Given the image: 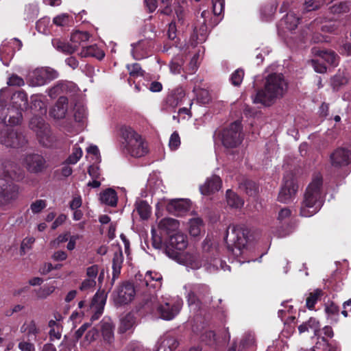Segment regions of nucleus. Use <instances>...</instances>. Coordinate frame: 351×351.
<instances>
[{
  "label": "nucleus",
  "mask_w": 351,
  "mask_h": 351,
  "mask_svg": "<svg viewBox=\"0 0 351 351\" xmlns=\"http://www.w3.org/2000/svg\"><path fill=\"white\" fill-rule=\"evenodd\" d=\"M113 326L111 323L102 320L100 322V330L104 340L111 343L114 340Z\"/></svg>",
  "instance_id": "obj_33"
},
{
  "label": "nucleus",
  "mask_w": 351,
  "mask_h": 351,
  "mask_svg": "<svg viewBox=\"0 0 351 351\" xmlns=\"http://www.w3.org/2000/svg\"><path fill=\"white\" fill-rule=\"evenodd\" d=\"M322 1L326 3V0H305L304 6L307 11H311L317 9L322 4Z\"/></svg>",
  "instance_id": "obj_56"
},
{
  "label": "nucleus",
  "mask_w": 351,
  "mask_h": 351,
  "mask_svg": "<svg viewBox=\"0 0 351 351\" xmlns=\"http://www.w3.org/2000/svg\"><path fill=\"white\" fill-rule=\"evenodd\" d=\"M221 184V178L214 175L206 180L204 184L199 186V190L202 195H208L219 191Z\"/></svg>",
  "instance_id": "obj_19"
},
{
  "label": "nucleus",
  "mask_w": 351,
  "mask_h": 351,
  "mask_svg": "<svg viewBox=\"0 0 351 351\" xmlns=\"http://www.w3.org/2000/svg\"><path fill=\"white\" fill-rule=\"evenodd\" d=\"M90 35L86 32L75 31L71 36L72 45H76L77 47L83 43L88 40Z\"/></svg>",
  "instance_id": "obj_41"
},
{
  "label": "nucleus",
  "mask_w": 351,
  "mask_h": 351,
  "mask_svg": "<svg viewBox=\"0 0 351 351\" xmlns=\"http://www.w3.org/2000/svg\"><path fill=\"white\" fill-rule=\"evenodd\" d=\"M330 10L333 13H342L346 12L348 10V7L346 3L339 2L335 3L330 8Z\"/></svg>",
  "instance_id": "obj_62"
},
{
  "label": "nucleus",
  "mask_w": 351,
  "mask_h": 351,
  "mask_svg": "<svg viewBox=\"0 0 351 351\" xmlns=\"http://www.w3.org/2000/svg\"><path fill=\"white\" fill-rule=\"evenodd\" d=\"M8 165L0 161V206L8 205L15 200L19 195V187L13 180L19 181L22 176L12 175L8 170Z\"/></svg>",
  "instance_id": "obj_4"
},
{
  "label": "nucleus",
  "mask_w": 351,
  "mask_h": 351,
  "mask_svg": "<svg viewBox=\"0 0 351 351\" xmlns=\"http://www.w3.org/2000/svg\"><path fill=\"white\" fill-rule=\"evenodd\" d=\"M244 72L242 69L236 70L231 75L230 80L234 86H239L243 78Z\"/></svg>",
  "instance_id": "obj_57"
},
{
  "label": "nucleus",
  "mask_w": 351,
  "mask_h": 351,
  "mask_svg": "<svg viewBox=\"0 0 351 351\" xmlns=\"http://www.w3.org/2000/svg\"><path fill=\"white\" fill-rule=\"evenodd\" d=\"M324 295V291L321 289H316L313 292L309 293L306 300V306L310 310H313L317 301L319 300Z\"/></svg>",
  "instance_id": "obj_38"
},
{
  "label": "nucleus",
  "mask_w": 351,
  "mask_h": 351,
  "mask_svg": "<svg viewBox=\"0 0 351 351\" xmlns=\"http://www.w3.org/2000/svg\"><path fill=\"white\" fill-rule=\"evenodd\" d=\"M314 53L333 66H337L339 64V58L338 55L332 51H314Z\"/></svg>",
  "instance_id": "obj_32"
},
{
  "label": "nucleus",
  "mask_w": 351,
  "mask_h": 351,
  "mask_svg": "<svg viewBox=\"0 0 351 351\" xmlns=\"http://www.w3.org/2000/svg\"><path fill=\"white\" fill-rule=\"evenodd\" d=\"M298 190V186L291 178H285L280 188L278 200L283 204L293 201Z\"/></svg>",
  "instance_id": "obj_14"
},
{
  "label": "nucleus",
  "mask_w": 351,
  "mask_h": 351,
  "mask_svg": "<svg viewBox=\"0 0 351 351\" xmlns=\"http://www.w3.org/2000/svg\"><path fill=\"white\" fill-rule=\"evenodd\" d=\"M276 10V6L273 5L265 6L261 11V14L264 18V20L269 21L271 19L272 16L274 14Z\"/></svg>",
  "instance_id": "obj_55"
},
{
  "label": "nucleus",
  "mask_w": 351,
  "mask_h": 351,
  "mask_svg": "<svg viewBox=\"0 0 351 351\" xmlns=\"http://www.w3.org/2000/svg\"><path fill=\"white\" fill-rule=\"evenodd\" d=\"M162 186V180L154 176H150L147 181V187L155 193Z\"/></svg>",
  "instance_id": "obj_49"
},
{
  "label": "nucleus",
  "mask_w": 351,
  "mask_h": 351,
  "mask_svg": "<svg viewBox=\"0 0 351 351\" xmlns=\"http://www.w3.org/2000/svg\"><path fill=\"white\" fill-rule=\"evenodd\" d=\"M132 55L136 60H141L147 56L146 43L145 41H140L132 45Z\"/></svg>",
  "instance_id": "obj_35"
},
{
  "label": "nucleus",
  "mask_w": 351,
  "mask_h": 351,
  "mask_svg": "<svg viewBox=\"0 0 351 351\" xmlns=\"http://www.w3.org/2000/svg\"><path fill=\"white\" fill-rule=\"evenodd\" d=\"M123 261V256L121 252H115L112 258V283H114L121 274L122 264Z\"/></svg>",
  "instance_id": "obj_30"
},
{
  "label": "nucleus",
  "mask_w": 351,
  "mask_h": 351,
  "mask_svg": "<svg viewBox=\"0 0 351 351\" xmlns=\"http://www.w3.org/2000/svg\"><path fill=\"white\" fill-rule=\"evenodd\" d=\"M194 91L196 92L195 94L197 99L199 103L203 104H206L209 103V101H210V96L207 90L199 89L196 90L195 89H194Z\"/></svg>",
  "instance_id": "obj_47"
},
{
  "label": "nucleus",
  "mask_w": 351,
  "mask_h": 351,
  "mask_svg": "<svg viewBox=\"0 0 351 351\" xmlns=\"http://www.w3.org/2000/svg\"><path fill=\"white\" fill-rule=\"evenodd\" d=\"M135 208L141 218L147 219L151 214V207L148 203L142 199H138L135 204Z\"/></svg>",
  "instance_id": "obj_39"
},
{
  "label": "nucleus",
  "mask_w": 351,
  "mask_h": 351,
  "mask_svg": "<svg viewBox=\"0 0 351 351\" xmlns=\"http://www.w3.org/2000/svg\"><path fill=\"white\" fill-rule=\"evenodd\" d=\"M12 99L15 106L7 110L10 114L8 121L11 125H17L22 119L21 110L27 108V97L25 93L18 92L14 94Z\"/></svg>",
  "instance_id": "obj_10"
},
{
  "label": "nucleus",
  "mask_w": 351,
  "mask_h": 351,
  "mask_svg": "<svg viewBox=\"0 0 351 351\" xmlns=\"http://www.w3.org/2000/svg\"><path fill=\"white\" fill-rule=\"evenodd\" d=\"M0 142L7 147H19L23 146L26 141L22 134L12 129L1 133Z\"/></svg>",
  "instance_id": "obj_16"
},
{
  "label": "nucleus",
  "mask_w": 351,
  "mask_h": 351,
  "mask_svg": "<svg viewBox=\"0 0 351 351\" xmlns=\"http://www.w3.org/2000/svg\"><path fill=\"white\" fill-rule=\"evenodd\" d=\"M82 148L78 145V144H75L73 147L72 153L66 160L67 163L71 165L76 164L82 158Z\"/></svg>",
  "instance_id": "obj_44"
},
{
  "label": "nucleus",
  "mask_w": 351,
  "mask_h": 351,
  "mask_svg": "<svg viewBox=\"0 0 351 351\" xmlns=\"http://www.w3.org/2000/svg\"><path fill=\"white\" fill-rule=\"evenodd\" d=\"M53 22L57 26H65L69 22V16L67 14H62L54 17Z\"/></svg>",
  "instance_id": "obj_60"
},
{
  "label": "nucleus",
  "mask_w": 351,
  "mask_h": 351,
  "mask_svg": "<svg viewBox=\"0 0 351 351\" xmlns=\"http://www.w3.org/2000/svg\"><path fill=\"white\" fill-rule=\"evenodd\" d=\"M226 200L228 204L232 208H240L243 204V200L231 190L226 191Z\"/></svg>",
  "instance_id": "obj_42"
},
{
  "label": "nucleus",
  "mask_w": 351,
  "mask_h": 351,
  "mask_svg": "<svg viewBox=\"0 0 351 351\" xmlns=\"http://www.w3.org/2000/svg\"><path fill=\"white\" fill-rule=\"evenodd\" d=\"M134 323L133 317L129 314L127 315L121 320L120 331L125 332L133 326Z\"/></svg>",
  "instance_id": "obj_46"
},
{
  "label": "nucleus",
  "mask_w": 351,
  "mask_h": 351,
  "mask_svg": "<svg viewBox=\"0 0 351 351\" xmlns=\"http://www.w3.org/2000/svg\"><path fill=\"white\" fill-rule=\"evenodd\" d=\"M29 126L36 132L40 143L45 147L53 145L55 138L52 135L49 125L43 119L38 117L32 119Z\"/></svg>",
  "instance_id": "obj_12"
},
{
  "label": "nucleus",
  "mask_w": 351,
  "mask_h": 351,
  "mask_svg": "<svg viewBox=\"0 0 351 351\" xmlns=\"http://www.w3.org/2000/svg\"><path fill=\"white\" fill-rule=\"evenodd\" d=\"M47 206L46 201L38 199L31 204V210L33 213H38Z\"/></svg>",
  "instance_id": "obj_61"
},
{
  "label": "nucleus",
  "mask_w": 351,
  "mask_h": 351,
  "mask_svg": "<svg viewBox=\"0 0 351 351\" xmlns=\"http://www.w3.org/2000/svg\"><path fill=\"white\" fill-rule=\"evenodd\" d=\"M331 165L341 169L351 164V151L345 148L336 149L330 156Z\"/></svg>",
  "instance_id": "obj_15"
},
{
  "label": "nucleus",
  "mask_w": 351,
  "mask_h": 351,
  "mask_svg": "<svg viewBox=\"0 0 351 351\" xmlns=\"http://www.w3.org/2000/svg\"><path fill=\"white\" fill-rule=\"evenodd\" d=\"M176 14L178 23H180V25L184 24L186 16V10L185 8L182 5H179L176 7Z\"/></svg>",
  "instance_id": "obj_59"
},
{
  "label": "nucleus",
  "mask_w": 351,
  "mask_h": 351,
  "mask_svg": "<svg viewBox=\"0 0 351 351\" xmlns=\"http://www.w3.org/2000/svg\"><path fill=\"white\" fill-rule=\"evenodd\" d=\"M62 267V264H56L53 265L51 263H46L40 268V273L43 275H46L51 272L52 270H58Z\"/></svg>",
  "instance_id": "obj_52"
},
{
  "label": "nucleus",
  "mask_w": 351,
  "mask_h": 351,
  "mask_svg": "<svg viewBox=\"0 0 351 351\" xmlns=\"http://www.w3.org/2000/svg\"><path fill=\"white\" fill-rule=\"evenodd\" d=\"M190 202L184 199H175L169 200L166 205L167 210L175 215H181L190 208Z\"/></svg>",
  "instance_id": "obj_18"
},
{
  "label": "nucleus",
  "mask_w": 351,
  "mask_h": 351,
  "mask_svg": "<svg viewBox=\"0 0 351 351\" xmlns=\"http://www.w3.org/2000/svg\"><path fill=\"white\" fill-rule=\"evenodd\" d=\"M227 244V250L231 253L233 256L238 258L239 256H243L244 258V254L247 252L250 245L252 243H226Z\"/></svg>",
  "instance_id": "obj_25"
},
{
  "label": "nucleus",
  "mask_w": 351,
  "mask_h": 351,
  "mask_svg": "<svg viewBox=\"0 0 351 351\" xmlns=\"http://www.w3.org/2000/svg\"><path fill=\"white\" fill-rule=\"evenodd\" d=\"M319 327L320 325L319 321L314 317H311L307 322L302 323L298 326V330L300 334H302L305 332H308L311 329L314 331V333L316 335Z\"/></svg>",
  "instance_id": "obj_34"
},
{
  "label": "nucleus",
  "mask_w": 351,
  "mask_h": 351,
  "mask_svg": "<svg viewBox=\"0 0 351 351\" xmlns=\"http://www.w3.org/2000/svg\"><path fill=\"white\" fill-rule=\"evenodd\" d=\"M300 19L293 12L288 13L285 18L282 20L281 25L284 23L285 27L289 30L295 29L299 24Z\"/></svg>",
  "instance_id": "obj_40"
},
{
  "label": "nucleus",
  "mask_w": 351,
  "mask_h": 351,
  "mask_svg": "<svg viewBox=\"0 0 351 351\" xmlns=\"http://www.w3.org/2000/svg\"><path fill=\"white\" fill-rule=\"evenodd\" d=\"M56 71L50 67H39L29 72L27 82L32 86H41L58 77Z\"/></svg>",
  "instance_id": "obj_8"
},
{
  "label": "nucleus",
  "mask_w": 351,
  "mask_h": 351,
  "mask_svg": "<svg viewBox=\"0 0 351 351\" xmlns=\"http://www.w3.org/2000/svg\"><path fill=\"white\" fill-rule=\"evenodd\" d=\"M18 348L21 351H34L35 350V346L34 343L27 341H22L19 342L18 345Z\"/></svg>",
  "instance_id": "obj_64"
},
{
  "label": "nucleus",
  "mask_w": 351,
  "mask_h": 351,
  "mask_svg": "<svg viewBox=\"0 0 351 351\" xmlns=\"http://www.w3.org/2000/svg\"><path fill=\"white\" fill-rule=\"evenodd\" d=\"M20 331L26 334L28 341H36L37 335L40 333V329L37 327L34 320H31L29 322H25L21 326Z\"/></svg>",
  "instance_id": "obj_28"
},
{
  "label": "nucleus",
  "mask_w": 351,
  "mask_h": 351,
  "mask_svg": "<svg viewBox=\"0 0 351 351\" xmlns=\"http://www.w3.org/2000/svg\"><path fill=\"white\" fill-rule=\"evenodd\" d=\"M162 280V276L156 272L148 271L146 272L143 278V285L145 287H155V285L150 284L152 281L160 282Z\"/></svg>",
  "instance_id": "obj_43"
},
{
  "label": "nucleus",
  "mask_w": 351,
  "mask_h": 351,
  "mask_svg": "<svg viewBox=\"0 0 351 351\" xmlns=\"http://www.w3.org/2000/svg\"><path fill=\"white\" fill-rule=\"evenodd\" d=\"M67 99L60 97L54 107L50 110V115L57 119L64 118L67 110Z\"/></svg>",
  "instance_id": "obj_23"
},
{
  "label": "nucleus",
  "mask_w": 351,
  "mask_h": 351,
  "mask_svg": "<svg viewBox=\"0 0 351 351\" xmlns=\"http://www.w3.org/2000/svg\"><path fill=\"white\" fill-rule=\"evenodd\" d=\"M287 88V83L282 74H270L265 80L264 88L259 90L252 97L253 101L265 106H270L284 95Z\"/></svg>",
  "instance_id": "obj_2"
},
{
  "label": "nucleus",
  "mask_w": 351,
  "mask_h": 351,
  "mask_svg": "<svg viewBox=\"0 0 351 351\" xmlns=\"http://www.w3.org/2000/svg\"><path fill=\"white\" fill-rule=\"evenodd\" d=\"M180 145V138L177 132H174L170 136L169 146L171 150L177 149Z\"/></svg>",
  "instance_id": "obj_58"
},
{
  "label": "nucleus",
  "mask_w": 351,
  "mask_h": 351,
  "mask_svg": "<svg viewBox=\"0 0 351 351\" xmlns=\"http://www.w3.org/2000/svg\"><path fill=\"white\" fill-rule=\"evenodd\" d=\"M210 288L205 284H193L190 286L187 294V302L189 306L195 305L199 308L202 304L210 300Z\"/></svg>",
  "instance_id": "obj_11"
},
{
  "label": "nucleus",
  "mask_w": 351,
  "mask_h": 351,
  "mask_svg": "<svg viewBox=\"0 0 351 351\" xmlns=\"http://www.w3.org/2000/svg\"><path fill=\"white\" fill-rule=\"evenodd\" d=\"M189 226L190 234L195 237L201 234L204 223L201 218L194 217L189 220Z\"/></svg>",
  "instance_id": "obj_36"
},
{
  "label": "nucleus",
  "mask_w": 351,
  "mask_h": 351,
  "mask_svg": "<svg viewBox=\"0 0 351 351\" xmlns=\"http://www.w3.org/2000/svg\"><path fill=\"white\" fill-rule=\"evenodd\" d=\"M127 69L129 71L130 76L138 77L143 75V71L142 70L140 64L137 63L128 64Z\"/></svg>",
  "instance_id": "obj_53"
},
{
  "label": "nucleus",
  "mask_w": 351,
  "mask_h": 351,
  "mask_svg": "<svg viewBox=\"0 0 351 351\" xmlns=\"http://www.w3.org/2000/svg\"><path fill=\"white\" fill-rule=\"evenodd\" d=\"M55 290L53 286H48L40 287L36 291V296L38 298H46L48 295L52 293Z\"/></svg>",
  "instance_id": "obj_54"
},
{
  "label": "nucleus",
  "mask_w": 351,
  "mask_h": 351,
  "mask_svg": "<svg viewBox=\"0 0 351 351\" xmlns=\"http://www.w3.org/2000/svg\"><path fill=\"white\" fill-rule=\"evenodd\" d=\"M185 95V91L182 87H178L172 90L166 97L165 102L167 106L172 109L176 108L182 103Z\"/></svg>",
  "instance_id": "obj_21"
},
{
  "label": "nucleus",
  "mask_w": 351,
  "mask_h": 351,
  "mask_svg": "<svg viewBox=\"0 0 351 351\" xmlns=\"http://www.w3.org/2000/svg\"><path fill=\"white\" fill-rule=\"evenodd\" d=\"M241 123L235 121L221 133V141L226 147H234L241 143Z\"/></svg>",
  "instance_id": "obj_13"
},
{
  "label": "nucleus",
  "mask_w": 351,
  "mask_h": 351,
  "mask_svg": "<svg viewBox=\"0 0 351 351\" xmlns=\"http://www.w3.org/2000/svg\"><path fill=\"white\" fill-rule=\"evenodd\" d=\"M325 312L326 314L332 317H338L339 313V307L334 302H330L325 306Z\"/></svg>",
  "instance_id": "obj_51"
},
{
  "label": "nucleus",
  "mask_w": 351,
  "mask_h": 351,
  "mask_svg": "<svg viewBox=\"0 0 351 351\" xmlns=\"http://www.w3.org/2000/svg\"><path fill=\"white\" fill-rule=\"evenodd\" d=\"M178 346V340L169 334H165L158 341L157 351H173Z\"/></svg>",
  "instance_id": "obj_22"
},
{
  "label": "nucleus",
  "mask_w": 351,
  "mask_h": 351,
  "mask_svg": "<svg viewBox=\"0 0 351 351\" xmlns=\"http://www.w3.org/2000/svg\"><path fill=\"white\" fill-rule=\"evenodd\" d=\"M45 98L41 95H33L31 97V108L34 112L39 115L45 114L47 112V104Z\"/></svg>",
  "instance_id": "obj_27"
},
{
  "label": "nucleus",
  "mask_w": 351,
  "mask_h": 351,
  "mask_svg": "<svg viewBox=\"0 0 351 351\" xmlns=\"http://www.w3.org/2000/svg\"><path fill=\"white\" fill-rule=\"evenodd\" d=\"M210 18L211 16L210 12L204 10L201 13L200 16H199L197 19L194 27V32L197 34V37H201L198 38L200 41H202L205 39V36L208 31V25H211Z\"/></svg>",
  "instance_id": "obj_17"
},
{
  "label": "nucleus",
  "mask_w": 351,
  "mask_h": 351,
  "mask_svg": "<svg viewBox=\"0 0 351 351\" xmlns=\"http://www.w3.org/2000/svg\"><path fill=\"white\" fill-rule=\"evenodd\" d=\"M120 132L123 138V149L129 155L135 158H141L148 153L147 142L132 128L123 126Z\"/></svg>",
  "instance_id": "obj_5"
},
{
  "label": "nucleus",
  "mask_w": 351,
  "mask_h": 351,
  "mask_svg": "<svg viewBox=\"0 0 351 351\" xmlns=\"http://www.w3.org/2000/svg\"><path fill=\"white\" fill-rule=\"evenodd\" d=\"M25 162L27 170L30 172L38 173L43 171L45 167V159L38 154L27 156Z\"/></svg>",
  "instance_id": "obj_20"
},
{
  "label": "nucleus",
  "mask_w": 351,
  "mask_h": 351,
  "mask_svg": "<svg viewBox=\"0 0 351 351\" xmlns=\"http://www.w3.org/2000/svg\"><path fill=\"white\" fill-rule=\"evenodd\" d=\"M341 23L337 21H326L321 27V29L324 32L335 34L337 32Z\"/></svg>",
  "instance_id": "obj_45"
},
{
  "label": "nucleus",
  "mask_w": 351,
  "mask_h": 351,
  "mask_svg": "<svg viewBox=\"0 0 351 351\" xmlns=\"http://www.w3.org/2000/svg\"><path fill=\"white\" fill-rule=\"evenodd\" d=\"M323 178L315 174L306 188L304 199L301 204L300 215L310 217L316 214L323 204Z\"/></svg>",
  "instance_id": "obj_3"
},
{
  "label": "nucleus",
  "mask_w": 351,
  "mask_h": 351,
  "mask_svg": "<svg viewBox=\"0 0 351 351\" xmlns=\"http://www.w3.org/2000/svg\"><path fill=\"white\" fill-rule=\"evenodd\" d=\"M79 55L82 58L94 57L98 60H101L105 56L104 51L96 45L83 47Z\"/></svg>",
  "instance_id": "obj_29"
},
{
  "label": "nucleus",
  "mask_w": 351,
  "mask_h": 351,
  "mask_svg": "<svg viewBox=\"0 0 351 351\" xmlns=\"http://www.w3.org/2000/svg\"><path fill=\"white\" fill-rule=\"evenodd\" d=\"M213 14L220 15L223 10L224 0H212Z\"/></svg>",
  "instance_id": "obj_63"
},
{
  "label": "nucleus",
  "mask_w": 351,
  "mask_h": 351,
  "mask_svg": "<svg viewBox=\"0 0 351 351\" xmlns=\"http://www.w3.org/2000/svg\"><path fill=\"white\" fill-rule=\"evenodd\" d=\"M107 299V293L104 290H98L93 296L90 304V308L99 307L104 308Z\"/></svg>",
  "instance_id": "obj_37"
},
{
  "label": "nucleus",
  "mask_w": 351,
  "mask_h": 351,
  "mask_svg": "<svg viewBox=\"0 0 351 351\" xmlns=\"http://www.w3.org/2000/svg\"><path fill=\"white\" fill-rule=\"evenodd\" d=\"M261 232L256 229H248L239 226H230L225 232V241H252L260 239Z\"/></svg>",
  "instance_id": "obj_7"
},
{
  "label": "nucleus",
  "mask_w": 351,
  "mask_h": 351,
  "mask_svg": "<svg viewBox=\"0 0 351 351\" xmlns=\"http://www.w3.org/2000/svg\"><path fill=\"white\" fill-rule=\"evenodd\" d=\"M100 201L101 203L114 206L117 203V195L114 190L108 189L100 193Z\"/></svg>",
  "instance_id": "obj_31"
},
{
  "label": "nucleus",
  "mask_w": 351,
  "mask_h": 351,
  "mask_svg": "<svg viewBox=\"0 0 351 351\" xmlns=\"http://www.w3.org/2000/svg\"><path fill=\"white\" fill-rule=\"evenodd\" d=\"M136 295L134 285L130 281H123L113 291L112 297L117 306L126 305L130 303Z\"/></svg>",
  "instance_id": "obj_9"
},
{
  "label": "nucleus",
  "mask_w": 351,
  "mask_h": 351,
  "mask_svg": "<svg viewBox=\"0 0 351 351\" xmlns=\"http://www.w3.org/2000/svg\"><path fill=\"white\" fill-rule=\"evenodd\" d=\"M216 243H202V249L204 253L208 254L207 258H212L215 256Z\"/></svg>",
  "instance_id": "obj_50"
},
{
  "label": "nucleus",
  "mask_w": 351,
  "mask_h": 351,
  "mask_svg": "<svg viewBox=\"0 0 351 351\" xmlns=\"http://www.w3.org/2000/svg\"><path fill=\"white\" fill-rule=\"evenodd\" d=\"M53 47L58 51L66 55L73 53L77 49L76 45H72L60 38H54L51 41Z\"/></svg>",
  "instance_id": "obj_24"
},
{
  "label": "nucleus",
  "mask_w": 351,
  "mask_h": 351,
  "mask_svg": "<svg viewBox=\"0 0 351 351\" xmlns=\"http://www.w3.org/2000/svg\"><path fill=\"white\" fill-rule=\"evenodd\" d=\"M142 308L147 313H152L156 309L160 318L171 320L179 313L181 304L180 302H165L158 304L155 300L150 299L145 302Z\"/></svg>",
  "instance_id": "obj_6"
},
{
  "label": "nucleus",
  "mask_w": 351,
  "mask_h": 351,
  "mask_svg": "<svg viewBox=\"0 0 351 351\" xmlns=\"http://www.w3.org/2000/svg\"><path fill=\"white\" fill-rule=\"evenodd\" d=\"M88 156L86 157L91 156V160L93 164L100 162V155L98 147L96 145H90L86 149Z\"/></svg>",
  "instance_id": "obj_48"
},
{
  "label": "nucleus",
  "mask_w": 351,
  "mask_h": 351,
  "mask_svg": "<svg viewBox=\"0 0 351 351\" xmlns=\"http://www.w3.org/2000/svg\"><path fill=\"white\" fill-rule=\"evenodd\" d=\"M179 226V221L172 218L162 219L158 225V228L160 231L168 234L176 232Z\"/></svg>",
  "instance_id": "obj_26"
},
{
  "label": "nucleus",
  "mask_w": 351,
  "mask_h": 351,
  "mask_svg": "<svg viewBox=\"0 0 351 351\" xmlns=\"http://www.w3.org/2000/svg\"><path fill=\"white\" fill-rule=\"evenodd\" d=\"M143 248L162 250L169 258L179 263L192 264L197 260L198 252L195 243H143ZM143 244V243H141Z\"/></svg>",
  "instance_id": "obj_1"
}]
</instances>
